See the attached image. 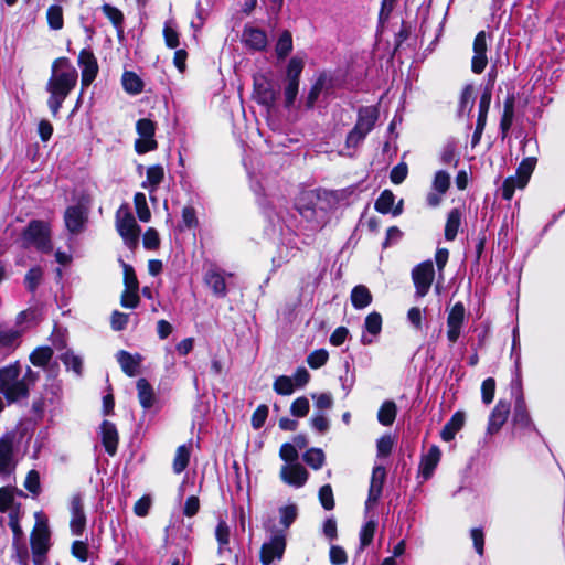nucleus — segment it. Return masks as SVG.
I'll use <instances>...</instances> for the list:
<instances>
[{"label": "nucleus", "instance_id": "f257e3e1", "mask_svg": "<svg viewBox=\"0 0 565 565\" xmlns=\"http://www.w3.org/2000/svg\"><path fill=\"white\" fill-rule=\"evenodd\" d=\"M39 374L26 367L21 376V366L18 362L0 369V393L8 403H15L29 396L30 387L35 384Z\"/></svg>", "mask_w": 565, "mask_h": 565}, {"label": "nucleus", "instance_id": "f03ea898", "mask_svg": "<svg viewBox=\"0 0 565 565\" xmlns=\"http://www.w3.org/2000/svg\"><path fill=\"white\" fill-rule=\"evenodd\" d=\"M67 66L68 60L65 57L56 60L53 64V75L47 86L51 93L49 105L53 114L57 111L68 94L70 77Z\"/></svg>", "mask_w": 565, "mask_h": 565}, {"label": "nucleus", "instance_id": "7ed1b4c3", "mask_svg": "<svg viewBox=\"0 0 565 565\" xmlns=\"http://www.w3.org/2000/svg\"><path fill=\"white\" fill-rule=\"evenodd\" d=\"M116 230L128 248H136L139 242L140 226L137 224L128 205H121L117 210Z\"/></svg>", "mask_w": 565, "mask_h": 565}, {"label": "nucleus", "instance_id": "20e7f679", "mask_svg": "<svg viewBox=\"0 0 565 565\" xmlns=\"http://www.w3.org/2000/svg\"><path fill=\"white\" fill-rule=\"evenodd\" d=\"M35 525L31 533V547L36 565L42 563L43 556L49 550L50 531L47 519L42 512H35Z\"/></svg>", "mask_w": 565, "mask_h": 565}, {"label": "nucleus", "instance_id": "39448f33", "mask_svg": "<svg viewBox=\"0 0 565 565\" xmlns=\"http://www.w3.org/2000/svg\"><path fill=\"white\" fill-rule=\"evenodd\" d=\"M264 527L271 533L268 542L260 548V562L263 565H270L275 559H281L286 548V536L284 531L274 530L271 522H265Z\"/></svg>", "mask_w": 565, "mask_h": 565}, {"label": "nucleus", "instance_id": "423d86ee", "mask_svg": "<svg viewBox=\"0 0 565 565\" xmlns=\"http://www.w3.org/2000/svg\"><path fill=\"white\" fill-rule=\"evenodd\" d=\"M93 184L86 185L82 191L73 195V234L84 230L88 221L92 203Z\"/></svg>", "mask_w": 565, "mask_h": 565}, {"label": "nucleus", "instance_id": "0eeeda50", "mask_svg": "<svg viewBox=\"0 0 565 565\" xmlns=\"http://www.w3.org/2000/svg\"><path fill=\"white\" fill-rule=\"evenodd\" d=\"M23 238L28 245H34L42 252H50L52 249L50 230L46 223L32 221L24 231Z\"/></svg>", "mask_w": 565, "mask_h": 565}, {"label": "nucleus", "instance_id": "6e6552de", "mask_svg": "<svg viewBox=\"0 0 565 565\" xmlns=\"http://www.w3.org/2000/svg\"><path fill=\"white\" fill-rule=\"evenodd\" d=\"M139 138L135 142V149L138 153H146L157 148L154 140L156 125L148 118L139 119L136 124Z\"/></svg>", "mask_w": 565, "mask_h": 565}, {"label": "nucleus", "instance_id": "1a4fd4ad", "mask_svg": "<svg viewBox=\"0 0 565 565\" xmlns=\"http://www.w3.org/2000/svg\"><path fill=\"white\" fill-rule=\"evenodd\" d=\"M434 277L435 270L430 260L417 265L412 270V279L416 289L415 294L417 297L422 298L428 294L434 281Z\"/></svg>", "mask_w": 565, "mask_h": 565}, {"label": "nucleus", "instance_id": "9d476101", "mask_svg": "<svg viewBox=\"0 0 565 565\" xmlns=\"http://www.w3.org/2000/svg\"><path fill=\"white\" fill-rule=\"evenodd\" d=\"M466 319V309L462 302H456L447 316V339L455 344L460 334Z\"/></svg>", "mask_w": 565, "mask_h": 565}, {"label": "nucleus", "instance_id": "9b49d317", "mask_svg": "<svg viewBox=\"0 0 565 565\" xmlns=\"http://www.w3.org/2000/svg\"><path fill=\"white\" fill-rule=\"evenodd\" d=\"M450 186V174L447 173L444 170H439L435 173L434 180H433V191L429 192L426 196V202L430 207L438 206L441 201L443 196L446 194Z\"/></svg>", "mask_w": 565, "mask_h": 565}, {"label": "nucleus", "instance_id": "f8f14e48", "mask_svg": "<svg viewBox=\"0 0 565 565\" xmlns=\"http://www.w3.org/2000/svg\"><path fill=\"white\" fill-rule=\"evenodd\" d=\"M280 479L295 488L305 486L308 480L309 473L306 468L298 463L284 465L280 469Z\"/></svg>", "mask_w": 565, "mask_h": 565}, {"label": "nucleus", "instance_id": "ddd939ff", "mask_svg": "<svg viewBox=\"0 0 565 565\" xmlns=\"http://www.w3.org/2000/svg\"><path fill=\"white\" fill-rule=\"evenodd\" d=\"M487 64V35L484 31H480L473 41L471 70L476 74H481L484 71Z\"/></svg>", "mask_w": 565, "mask_h": 565}, {"label": "nucleus", "instance_id": "4468645a", "mask_svg": "<svg viewBox=\"0 0 565 565\" xmlns=\"http://www.w3.org/2000/svg\"><path fill=\"white\" fill-rule=\"evenodd\" d=\"M78 66L82 73V85L89 86L98 73V64L94 54L83 50L78 56Z\"/></svg>", "mask_w": 565, "mask_h": 565}, {"label": "nucleus", "instance_id": "2eb2a0df", "mask_svg": "<svg viewBox=\"0 0 565 565\" xmlns=\"http://www.w3.org/2000/svg\"><path fill=\"white\" fill-rule=\"evenodd\" d=\"M102 444L109 456H115L119 443L117 427L109 420H104L99 428Z\"/></svg>", "mask_w": 565, "mask_h": 565}, {"label": "nucleus", "instance_id": "dca6fc26", "mask_svg": "<svg viewBox=\"0 0 565 565\" xmlns=\"http://www.w3.org/2000/svg\"><path fill=\"white\" fill-rule=\"evenodd\" d=\"M510 413V403L499 401L493 411L490 414L487 431L493 435L500 430L503 424L508 419Z\"/></svg>", "mask_w": 565, "mask_h": 565}, {"label": "nucleus", "instance_id": "f3484780", "mask_svg": "<svg viewBox=\"0 0 565 565\" xmlns=\"http://www.w3.org/2000/svg\"><path fill=\"white\" fill-rule=\"evenodd\" d=\"M386 477V470L382 466H376L373 468L371 484L369 489V497L366 500V507L370 508L372 504H375L382 494L383 483Z\"/></svg>", "mask_w": 565, "mask_h": 565}, {"label": "nucleus", "instance_id": "a211bd4d", "mask_svg": "<svg viewBox=\"0 0 565 565\" xmlns=\"http://www.w3.org/2000/svg\"><path fill=\"white\" fill-rule=\"evenodd\" d=\"M242 40L247 47L254 51H262L266 49L268 43L266 33L254 26H246L244 29Z\"/></svg>", "mask_w": 565, "mask_h": 565}, {"label": "nucleus", "instance_id": "6ab92c4d", "mask_svg": "<svg viewBox=\"0 0 565 565\" xmlns=\"http://www.w3.org/2000/svg\"><path fill=\"white\" fill-rule=\"evenodd\" d=\"M441 457L440 449L437 446H431L427 454L423 455L419 463V475L423 480H428L437 467Z\"/></svg>", "mask_w": 565, "mask_h": 565}, {"label": "nucleus", "instance_id": "aec40b11", "mask_svg": "<svg viewBox=\"0 0 565 565\" xmlns=\"http://www.w3.org/2000/svg\"><path fill=\"white\" fill-rule=\"evenodd\" d=\"M255 94L258 103L271 107L279 96V90L275 89L270 82L262 79L255 82Z\"/></svg>", "mask_w": 565, "mask_h": 565}, {"label": "nucleus", "instance_id": "412c9836", "mask_svg": "<svg viewBox=\"0 0 565 565\" xmlns=\"http://www.w3.org/2000/svg\"><path fill=\"white\" fill-rule=\"evenodd\" d=\"M395 195L393 192L390 190H384L375 202V210L382 214L392 212L394 215H399L402 213L403 201L401 200L399 203L393 209Z\"/></svg>", "mask_w": 565, "mask_h": 565}, {"label": "nucleus", "instance_id": "4be33fe9", "mask_svg": "<svg viewBox=\"0 0 565 565\" xmlns=\"http://www.w3.org/2000/svg\"><path fill=\"white\" fill-rule=\"evenodd\" d=\"M379 118V110L376 107L369 106L360 108L358 113V121L354 127L369 134Z\"/></svg>", "mask_w": 565, "mask_h": 565}, {"label": "nucleus", "instance_id": "5701e85b", "mask_svg": "<svg viewBox=\"0 0 565 565\" xmlns=\"http://www.w3.org/2000/svg\"><path fill=\"white\" fill-rule=\"evenodd\" d=\"M331 87V78L326 74L319 75L312 87L310 88L307 98L306 107L312 108L322 93H327Z\"/></svg>", "mask_w": 565, "mask_h": 565}, {"label": "nucleus", "instance_id": "b1692460", "mask_svg": "<svg viewBox=\"0 0 565 565\" xmlns=\"http://www.w3.org/2000/svg\"><path fill=\"white\" fill-rule=\"evenodd\" d=\"M465 413L456 412L441 429L440 437L444 441H450L465 425Z\"/></svg>", "mask_w": 565, "mask_h": 565}, {"label": "nucleus", "instance_id": "393cba45", "mask_svg": "<svg viewBox=\"0 0 565 565\" xmlns=\"http://www.w3.org/2000/svg\"><path fill=\"white\" fill-rule=\"evenodd\" d=\"M117 362L119 363L121 370L128 375V376H135L138 373L139 365H140V356L139 355H131L127 351H119L116 355Z\"/></svg>", "mask_w": 565, "mask_h": 565}, {"label": "nucleus", "instance_id": "a878e982", "mask_svg": "<svg viewBox=\"0 0 565 565\" xmlns=\"http://www.w3.org/2000/svg\"><path fill=\"white\" fill-rule=\"evenodd\" d=\"M205 284L212 289L217 297L226 296V282L224 276L215 269L206 271L204 277Z\"/></svg>", "mask_w": 565, "mask_h": 565}, {"label": "nucleus", "instance_id": "bb28decb", "mask_svg": "<svg viewBox=\"0 0 565 565\" xmlns=\"http://www.w3.org/2000/svg\"><path fill=\"white\" fill-rule=\"evenodd\" d=\"M13 466L12 439L0 438V473L10 471Z\"/></svg>", "mask_w": 565, "mask_h": 565}, {"label": "nucleus", "instance_id": "cd10ccee", "mask_svg": "<svg viewBox=\"0 0 565 565\" xmlns=\"http://www.w3.org/2000/svg\"><path fill=\"white\" fill-rule=\"evenodd\" d=\"M137 391L140 405L146 409L151 408L156 402V395L146 379H139L137 381Z\"/></svg>", "mask_w": 565, "mask_h": 565}, {"label": "nucleus", "instance_id": "c85d7f7f", "mask_svg": "<svg viewBox=\"0 0 565 565\" xmlns=\"http://www.w3.org/2000/svg\"><path fill=\"white\" fill-rule=\"evenodd\" d=\"M191 449V444H184L177 448L172 465L174 473L179 475L185 470L190 461Z\"/></svg>", "mask_w": 565, "mask_h": 565}, {"label": "nucleus", "instance_id": "c756f323", "mask_svg": "<svg viewBox=\"0 0 565 565\" xmlns=\"http://www.w3.org/2000/svg\"><path fill=\"white\" fill-rule=\"evenodd\" d=\"M513 423L523 428L531 425V418L521 393L515 399Z\"/></svg>", "mask_w": 565, "mask_h": 565}, {"label": "nucleus", "instance_id": "7c9ffc66", "mask_svg": "<svg viewBox=\"0 0 565 565\" xmlns=\"http://www.w3.org/2000/svg\"><path fill=\"white\" fill-rule=\"evenodd\" d=\"M514 117V97L510 96L504 102L503 114L500 121V129L502 134V138L504 139L508 136V132L512 126Z\"/></svg>", "mask_w": 565, "mask_h": 565}, {"label": "nucleus", "instance_id": "2f4dec72", "mask_svg": "<svg viewBox=\"0 0 565 565\" xmlns=\"http://www.w3.org/2000/svg\"><path fill=\"white\" fill-rule=\"evenodd\" d=\"M351 302L355 309H363L372 302V295L365 286H355L351 291Z\"/></svg>", "mask_w": 565, "mask_h": 565}, {"label": "nucleus", "instance_id": "473e14b6", "mask_svg": "<svg viewBox=\"0 0 565 565\" xmlns=\"http://www.w3.org/2000/svg\"><path fill=\"white\" fill-rule=\"evenodd\" d=\"M461 224V213L458 209H454L449 212L447 222L445 225V238L447 241H454L457 236L458 230Z\"/></svg>", "mask_w": 565, "mask_h": 565}, {"label": "nucleus", "instance_id": "72a5a7b5", "mask_svg": "<svg viewBox=\"0 0 565 565\" xmlns=\"http://www.w3.org/2000/svg\"><path fill=\"white\" fill-rule=\"evenodd\" d=\"M124 89L131 95L140 94L143 89V82L134 72H125L121 77Z\"/></svg>", "mask_w": 565, "mask_h": 565}, {"label": "nucleus", "instance_id": "f704fd0d", "mask_svg": "<svg viewBox=\"0 0 565 565\" xmlns=\"http://www.w3.org/2000/svg\"><path fill=\"white\" fill-rule=\"evenodd\" d=\"M396 414H397L396 404L393 401H385L379 409L377 420L383 426H391L396 418Z\"/></svg>", "mask_w": 565, "mask_h": 565}, {"label": "nucleus", "instance_id": "c9c22d12", "mask_svg": "<svg viewBox=\"0 0 565 565\" xmlns=\"http://www.w3.org/2000/svg\"><path fill=\"white\" fill-rule=\"evenodd\" d=\"M53 351L49 347H39L30 353V362L38 367H44L51 361Z\"/></svg>", "mask_w": 565, "mask_h": 565}, {"label": "nucleus", "instance_id": "e433bc0d", "mask_svg": "<svg viewBox=\"0 0 565 565\" xmlns=\"http://www.w3.org/2000/svg\"><path fill=\"white\" fill-rule=\"evenodd\" d=\"M535 161L532 158H527L521 162L519 166L515 177L518 178L519 189L525 188L527 184L530 177L534 170Z\"/></svg>", "mask_w": 565, "mask_h": 565}, {"label": "nucleus", "instance_id": "4c0bfd02", "mask_svg": "<svg viewBox=\"0 0 565 565\" xmlns=\"http://www.w3.org/2000/svg\"><path fill=\"white\" fill-rule=\"evenodd\" d=\"M302 458H303V461L315 470L321 469L326 461L324 452L320 448L308 449L303 454Z\"/></svg>", "mask_w": 565, "mask_h": 565}, {"label": "nucleus", "instance_id": "58836bf2", "mask_svg": "<svg viewBox=\"0 0 565 565\" xmlns=\"http://www.w3.org/2000/svg\"><path fill=\"white\" fill-rule=\"evenodd\" d=\"M305 67V60L299 56H294L287 66L286 82H299V77Z\"/></svg>", "mask_w": 565, "mask_h": 565}, {"label": "nucleus", "instance_id": "ea45409f", "mask_svg": "<svg viewBox=\"0 0 565 565\" xmlns=\"http://www.w3.org/2000/svg\"><path fill=\"white\" fill-rule=\"evenodd\" d=\"M73 534H81L86 524V518L79 505L78 498H73Z\"/></svg>", "mask_w": 565, "mask_h": 565}, {"label": "nucleus", "instance_id": "a19ab883", "mask_svg": "<svg viewBox=\"0 0 565 565\" xmlns=\"http://www.w3.org/2000/svg\"><path fill=\"white\" fill-rule=\"evenodd\" d=\"M292 51V36L289 31H284L276 44L278 58H285Z\"/></svg>", "mask_w": 565, "mask_h": 565}, {"label": "nucleus", "instance_id": "79ce46f5", "mask_svg": "<svg viewBox=\"0 0 565 565\" xmlns=\"http://www.w3.org/2000/svg\"><path fill=\"white\" fill-rule=\"evenodd\" d=\"M137 215L141 222H149L151 212L148 207L146 195L143 193H136L134 198Z\"/></svg>", "mask_w": 565, "mask_h": 565}, {"label": "nucleus", "instance_id": "37998d69", "mask_svg": "<svg viewBox=\"0 0 565 565\" xmlns=\"http://www.w3.org/2000/svg\"><path fill=\"white\" fill-rule=\"evenodd\" d=\"M273 388L279 395H291L296 386L291 377L280 375L275 380Z\"/></svg>", "mask_w": 565, "mask_h": 565}, {"label": "nucleus", "instance_id": "c03bdc74", "mask_svg": "<svg viewBox=\"0 0 565 565\" xmlns=\"http://www.w3.org/2000/svg\"><path fill=\"white\" fill-rule=\"evenodd\" d=\"M164 178V170L161 166H152L147 170V183L150 186V191L153 192L157 190L158 185L162 182Z\"/></svg>", "mask_w": 565, "mask_h": 565}, {"label": "nucleus", "instance_id": "a18cd8bd", "mask_svg": "<svg viewBox=\"0 0 565 565\" xmlns=\"http://www.w3.org/2000/svg\"><path fill=\"white\" fill-rule=\"evenodd\" d=\"M280 523L288 529L297 519L298 508L296 504H288L279 509Z\"/></svg>", "mask_w": 565, "mask_h": 565}, {"label": "nucleus", "instance_id": "49530a36", "mask_svg": "<svg viewBox=\"0 0 565 565\" xmlns=\"http://www.w3.org/2000/svg\"><path fill=\"white\" fill-rule=\"evenodd\" d=\"M364 328L371 335L380 334L382 330V317L379 312H371L366 316Z\"/></svg>", "mask_w": 565, "mask_h": 565}, {"label": "nucleus", "instance_id": "de8ad7c7", "mask_svg": "<svg viewBox=\"0 0 565 565\" xmlns=\"http://www.w3.org/2000/svg\"><path fill=\"white\" fill-rule=\"evenodd\" d=\"M329 359V353L324 349H318L311 352L307 358V363L311 369H319L323 366Z\"/></svg>", "mask_w": 565, "mask_h": 565}, {"label": "nucleus", "instance_id": "09e8293b", "mask_svg": "<svg viewBox=\"0 0 565 565\" xmlns=\"http://www.w3.org/2000/svg\"><path fill=\"white\" fill-rule=\"evenodd\" d=\"M310 404L309 399L305 396L296 398L291 406H290V413L295 417H305L309 413Z\"/></svg>", "mask_w": 565, "mask_h": 565}, {"label": "nucleus", "instance_id": "8fccbe9b", "mask_svg": "<svg viewBox=\"0 0 565 565\" xmlns=\"http://www.w3.org/2000/svg\"><path fill=\"white\" fill-rule=\"evenodd\" d=\"M46 18L51 29L60 30L63 26V13L60 7H50L46 13Z\"/></svg>", "mask_w": 565, "mask_h": 565}, {"label": "nucleus", "instance_id": "3c124183", "mask_svg": "<svg viewBox=\"0 0 565 565\" xmlns=\"http://www.w3.org/2000/svg\"><path fill=\"white\" fill-rule=\"evenodd\" d=\"M140 301L138 289H125L121 294L120 305L124 308L134 309Z\"/></svg>", "mask_w": 565, "mask_h": 565}, {"label": "nucleus", "instance_id": "603ef678", "mask_svg": "<svg viewBox=\"0 0 565 565\" xmlns=\"http://www.w3.org/2000/svg\"><path fill=\"white\" fill-rule=\"evenodd\" d=\"M375 530H376L375 521L371 520L364 524V526L362 527V530L360 532L361 548H364L371 544L374 533H375Z\"/></svg>", "mask_w": 565, "mask_h": 565}, {"label": "nucleus", "instance_id": "864d4df0", "mask_svg": "<svg viewBox=\"0 0 565 565\" xmlns=\"http://www.w3.org/2000/svg\"><path fill=\"white\" fill-rule=\"evenodd\" d=\"M279 456L286 462L285 465L298 463V451L296 446H294L292 444H284L280 447Z\"/></svg>", "mask_w": 565, "mask_h": 565}, {"label": "nucleus", "instance_id": "5fc2aeb1", "mask_svg": "<svg viewBox=\"0 0 565 565\" xmlns=\"http://www.w3.org/2000/svg\"><path fill=\"white\" fill-rule=\"evenodd\" d=\"M120 264L124 269L125 289H139V284L135 275L134 268L122 260H120Z\"/></svg>", "mask_w": 565, "mask_h": 565}, {"label": "nucleus", "instance_id": "6e6d98bb", "mask_svg": "<svg viewBox=\"0 0 565 565\" xmlns=\"http://www.w3.org/2000/svg\"><path fill=\"white\" fill-rule=\"evenodd\" d=\"M102 9L104 14L113 22L117 29L121 28L124 22V14L119 9L110 4H104Z\"/></svg>", "mask_w": 565, "mask_h": 565}, {"label": "nucleus", "instance_id": "4d7b16f0", "mask_svg": "<svg viewBox=\"0 0 565 565\" xmlns=\"http://www.w3.org/2000/svg\"><path fill=\"white\" fill-rule=\"evenodd\" d=\"M299 90V82H286L284 88L285 106L291 107L296 100Z\"/></svg>", "mask_w": 565, "mask_h": 565}, {"label": "nucleus", "instance_id": "13d9d810", "mask_svg": "<svg viewBox=\"0 0 565 565\" xmlns=\"http://www.w3.org/2000/svg\"><path fill=\"white\" fill-rule=\"evenodd\" d=\"M495 393V381L492 377H488L482 382L481 395L482 401L486 404H490L494 398Z\"/></svg>", "mask_w": 565, "mask_h": 565}, {"label": "nucleus", "instance_id": "bf43d9fd", "mask_svg": "<svg viewBox=\"0 0 565 565\" xmlns=\"http://www.w3.org/2000/svg\"><path fill=\"white\" fill-rule=\"evenodd\" d=\"M491 103V94L490 92H484L479 100V114L477 122L486 124L487 122V116L490 108Z\"/></svg>", "mask_w": 565, "mask_h": 565}, {"label": "nucleus", "instance_id": "052dcab7", "mask_svg": "<svg viewBox=\"0 0 565 565\" xmlns=\"http://www.w3.org/2000/svg\"><path fill=\"white\" fill-rule=\"evenodd\" d=\"M319 500L326 510H332L334 508V499L331 486H322L319 490Z\"/></svg>", "mask_w": 565, "mask_h": 565}, {"label": "nucleus", "instance_id": "680f3d73", "mask_svg": "<svg viewBox=\"0 0 565 565\" xmlns=\"http://www.w3.org/2000/svg\"><path fill=\"white\" fill-rule=\"evenodd\" d=\"M473 106V88L472 86L468 85L463 88L461 96H460V113L463 111H470Z\"/></svg>", "mask_w": 565, "mask_h": 565}, {"label": "nucleus", "instance_id": "e2e57ef3", "mask_svg": "<svg viewBox=\"0 0 565 565\" xmlns=\"http://www.w3.org/2000/svg\"><path fill=\"white\" fill-rule=\"evenodd\" d=\"M163 35L166 40L167 46L170 49H175L179 45V33L172 26L171 22H167L163 29Z\"/></svg>", "mask_w": 565, "mask_h": 565}, {"label": "nucleus", "instance_id": "0e129e2a", "mask_svg": "<svg viewBox=\"0 0 565 565\" xmlns=\"http://www.w3.org/2000/svg\"><path fill=\"white\" fill-rule=\"evenodd\" d=\"M142 242L146 249H157L160 245L158 232L154 228L149 227L143 234Z\"/></svg>", "mask_w": 565, "mask_h": 565}, {"label": "nucleus", "instance_id": "69168bd1", "mask_svg": "<svg viewBox=\"0 0 565 565\" xmlns=\"http://www.w3.org/2000/svg\"><path fill=\"white\" fill-rule=\"evenodd\" d=\"M311 427L319 434H324L330 427L329 419L323 414H316L310 419Z\"/></svg>", "mask_w": 565, "mask_h": 565}, {"label": "nucleus", "instance_id": "338daca9", "mask_svg": "<svg viewBox=\"0 0 565 565\" xmlns=\"http://www.w3.org/2000/svg\"><path fill=\"white\" fill-rule=\"evenodd\" d=\"M129 321V315L120 312V311H114L111 313L110 324L113 330L115 331H121L124 330Z\"/></svg>", "mask_w": 565, "mask_h": 565}, {"label": "nucleus", "instance_id": "774afa93", "mask_svg": "<svg viewBox=\"0 0 565 565\" xmlns=\"http://www.w3.org/2000/svg\"><path fill=\"white\" fill-rule=\"evenodd\" d=\"M268 416V407L266 405H259L252 416V426L255 429H259L266 422Z\"/></svg>", "mask_w": 565, "mask_h": 565}]
</instances>
